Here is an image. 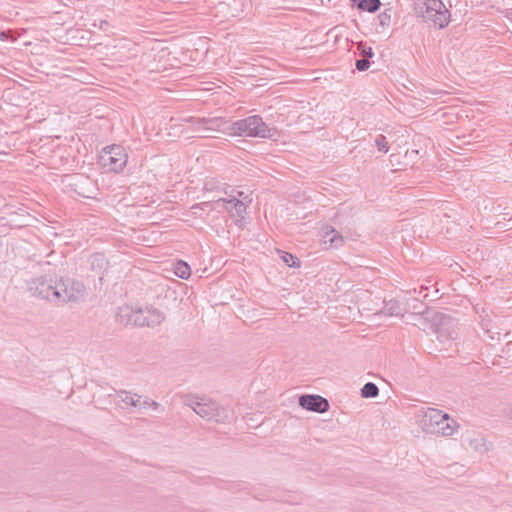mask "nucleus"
<instances>
[{
	"label": "nucleus",
	"mask_w": 512,
	"mask_h": 512,
	"mask_svg": "<svg viewBox=\"0 0 512 512\" xmlns=\"http://www.w3.org/2000/svg\"><path fill=\"white\" fill-rule=\"evenodd\" d=\"M94 258H95L96 260H98V259H100V258H101V256H100V255H95V256H94Z\"/></svg>",
	"instance_id": "nucleus-30"
},
{
	"label": "nucleus",
	"mask_w": 512,
	"mask_h": 512,
	"mask_svg": "<svg viewBox=\"0 0 512 512\" xmlns=\"http://www.w3.org/2000/svg\"><path fill=\"white\" fill-rule=\"evenodd\" d=\"M469 446L474 451L483 454L488 451L484 438L478 436L469 440Z\"/></svg>",
	"instance_id": "nucleus-19"
},
{
	"label": "nucleus",
	"mask_w": 512,
	"mask_h": 512,
	"mask_svg": "<svg viewBox=\"0 0 512 512\" xmlns=\"http://www.w3.org/2000/svg\"><path fill=\"white\" fill-rule=\"evenodd\" d=\"M392 9H385L378 15L379 23L381 26H388L391 23Z\"/></svg>",
	"instance_id": "nucleus-23"
},
{
	"label": "nucleus",
	"mask_w": 512,
	"mask_h": 512,
	"mask_svg": "<svg viewBox=\"0 0 512 512\" xmlns=\"http://www.w3.org/2000/svg\"><path fill=\"white\" fill-rule=\"evenodd\" d=\"M230 133L237 136L271 138L272 129L259 115H252L233 122L228 128Z\"/></svg>",
	"instance_id": "nucleus-4"
},
{
	"label": "nucleus",
	"mask_w": 512,
	"mask_h": 512,
	"mask_svg": "<svg viewBox=\"0 0 512 512\" xmlns=\"http://www.w3.org/2000/svg\"><path fill=\"white\" fill-rule=\"evenodd\" d=\"M282 260L284 263H286L289 267H299L300 266V260L288 252H283Z\"/></svg>",
	"instance_id": "nucleus-22"
},
{
	"label": "nucleus",
	"mask_w": 512,
	"mask_h": 512,
	"mask_svg": "<svg viewBox=\"0 0 512 512\" xmlns=\"http://www.w3.org/2000/svg\"><path fill=\"white\" fill-rule=\"evenodd\" d=\"M162 272L173 273L181 279H188L191 275V268L182 260H167L162 261Z\"/></svg>",
	"instance_id": "nucleus-14"
},
{
	"label": "nucleus",
	"mask_w": 512,
	"mask_h": 512,
	"mask_svg": "<svg viewBox=\"0 0 512 512\" xmlns=\"http://www.w3.org/2000/svg\"><path fill=\"white\" fill-rule=\"evenodd\" d=\"M161 33H162V35L165 33V31H164V27H163V26H162Z\"/></svg>",
	"instance_id": "nucleus-31"
},
{
	"label": "nucleus",
	"mask_w": 512,
	"mask_h": 512,
	"mask_svg": "<svg viewBox=\"0 0 512 512\" xmlns=\"http://www.w3.org/2000/svg\"><path fill=\"white\" fill-rule=\"evenodd\" d=\"M159 313L157 309L149 307L134 308L130 305L120 306L116 313V322L121 325H133L136 327H154L160 324Z\"/></svg>",
	"instance_id": "nucleus-3"
},
{
	"label": "nucleus",
	"mask_w": 512,
	"mask_h": 512,
	"mask_svg": "<svg viewBox=\"0 0 512 512\" xmlns=\"http://www.w3.org/2000/svg\"><path fill=\"white\" fill-rule=\"evenodd\" d=\"M355 66L358 71H366L370 67V61L366 58L358 59Z\"/></svg>",
	"instance_id": "nucleus-25"
},
{
	"label": "nucleus",
	"mask_w": 512,
	"mask_h": 512,
	"mask_svg": "<svg viewBox=\"0 0 512 512\" xmlns=\"http://www.w3.org/2000/svg\"><path fill=\"white\" fill-rule=\"evenodd\" d=\"M179 39L172 38V40L162 39V62L165 61L167 64L162 67V77L169 76L170 74H164L170 68H179L181 65L180 55L183 54V47L178 43Z\"/></svg>",
	"instance_id": "nucleus-8"
},
{
	"label": "nucleus",
	"mask_w": 512,
	"mask_h": 512,
	"mask_svg": "<svg viewBox=\"0 0 512 512\" xmlns=\"http://www.w3.org/2000/svg\"><path fill=\"white\" fill-rule=\"evenodd\" d=\"M450 420L448 414L442 413L438 409H428L422 419V426L426 432H437L439 427L444 425L445 421Z\"/></svg>",
	"instance_id": "nucleus-11"
},
{
	"label": "nucleus",
	"mask_w": 512,
	"mask_h": 512,
	"mask_svg": "<svg viewBox=\"0 0 512 512\" xmlns=\"http://www.w3.org/2000/svg\"><path fill=\"white\" fill-rule=\"evenodd\" d=\"M26 286L28 291L35 297L45 299L56 304V300L60 299L58 289V280H53L50 274L37 276L27 280Z\"/></svg>",
	"instance_id": "nucleus-5"
},
{
	"label": "nucleus",
	"mask_w": 512,
	"mask_h": 512,
	"mask_svg": "<svg viewBox=\"0 0 512 512\" xmlns=\"http://www.w3.org/2000/svg\"><path fill=\"white\" fill-rule=\"evenodd\" d=\"M323 244L326 248H340L344 245L345 239L335 228L325 227L321 232Z\"/></svg>",
	"instance_id": "nucleus-15"
},
{
	"label": "nucleus",
	"mask_w": 512,
	"mask_h": 512,
	"mask_svg": "<svg viewBox=\"0 0 512 512\" xmlns=\"http://www.w3.org/2000/svg\"><path fill=\"white\" fill-rule=\"evenodd\" d=\"M455 430V421L453 419H450L448 421H445L444 425L439 427V430H437L438 433H441L444 436H450L453 434Z\"/></svg>",
	"instance_id": "nucleus-21"
},
{
	"label": "nucleus",
	"mask_w": 512,
	"mask_h": 512,
	"mask_svg": "<svg viewBox=\"0 0 512 512\" xmlns=\"http://www.w3.org/2000/svg\"><path fill=\"white\" fill-rule=\"evenodd\" d=\"M252 203V198L245 194L243 191H237L236 195L230 194L228 197H221L214 201L202 202L200 204L193 205L191 207L196 214L199 209H204L205 207L213 209L223 208L225 211L229 213L234 223L237 226L242 225L243 220L245 219L247 207Z\"/></svg>",
	"instance_id": "nucleus-1"
},
{
	"label": "nucleus",
	"mask_w": 512,
	"mask_h": 512,
	"mask_svg": "<svg viewBox=\"0 0 512 512\" xmlns=\"http://www.w3.org/2000/svg\"><path fill=\"white\" fill-rule=\"evenodd\" d=\"M359 48L361 49L362 58H366L369 60V58H372L374 56V52L371 47H367L361 43L359 45Z\"/></svg>",
	"instance_id": "nucleus-26"
},
{
	"label": "nucleus",
	"mask_w": 512,
	"mask_h": 512,
	"mask_svg": "<svg viewBox=\"0 0 512 512\" xmlns=\"http://www.w3.org/2000/svg\"><path fill=\"white\" fill-rule=\"evenodd\" d=\"M165 130L169 141H174V138L180 137L183 132L182 125L178 122L174 123L173 118H170L169 127H166Z\"/></svg>",
	"instance_id": "nucleus-18"
},
{
	"label": "nucleus",
	"mask_w": 512,
	"mask_h": 512,
	"mask_svg": "<svg viewBox=\"0 0 512 512\" xmlns=\"http://www.w3.org/2000/svg\"><path fill=\"white\" fill-rule=\"evenodd\" d=\"M203 189L206 190V191H211L213 190L212 188V183H211V180L208 179L204 182V186H203Z\"/></svg>",
	"instance_id": "nucleus-27"
},
{
	"label": "nucleus",
	"mask_w": 512,
	"mask_h": 512,
	"mask_svg": "<svg viewBox=\"0 0 512 512\" xmlns=\"http://www.w3.org/2000/svg\"><path fill=\"white\" fill-rule=\"evenodd\" d=\"M299 405L309 411L324 413L329 409V402L320 395L307 394L299 398Z\"/></svg>",
	"instance_id": "nucleus-12"
},
{
	"label": "nucleus",
	"mask_w": 512,
	"mask_h": 512,
	"mask_svg": "<svg viewBox=\"0 0 512 512\" xmlns=\"http://www.w3.org/2000/svg\"><path fill=\"white\" fill-rule=\"evenodd\" d=\"M182 402L206 421L216 423L229 421L230 417L226 408L210 398L186 394L182 396Z\"/></svg>",
	"instance_id": "nucleus-2"
},
{
	"label": "nucleus",
	"mask_w": 512,
	"mask_h": 512,
	"mask_svg": "<svg viewBox=\"0 0 512 512\" xmlns=\"http://www.w3.org/2000/svg\"><path fill=\"white\" fill-rule=\"evenodd\" d=\"M379 389L376 384L367 382L361 389V396L363 398H374L378 395Z\"/></svg>",
	"instance_id": "nucleus-20"
},
{
	"label": "nucleus",
	"mask_w": 512,
	"mask_h": 512,
	"mask_svg": "<svg viewBox=\"0 0 512 512\" xmlns=\"http://www.w3.org/2000/svg\"><path fill=\"white\" fill-rule=\"evenodd\" d=\"M60 299L56 300L57 305H63L69 302L78 303L85 298L86 286L80 280L70 277H60L58 280V289Z\"/></svg>",
	"instance_id": "nucleus-6"
},
{
	"label": "nucleus",
	"mask_w": 512,
	"mask_h": 512,
	"mask_svg": "<svg viewBox=\"0 0 512 512\" xmlns=\"http://www.w3.org/2000/svg\"><path fill=\"white\" fill-rule=\"evenodd\" d=\"M185 121L192 123L195 132L199 133L200 137H213L212 132L225 131L227 122L221 117L213 118H194L189 117Z\"/></svg>",
	"instance_id": "nucleus-9"
},
{
	"label": "nucleus",
	"mask_w": 512,
	"mask_h": 512,
	"mask_svg": "<svg viewBox=\"0 0 512 512\" xmlns=\"http://www.w3.org/2000/svg\"><path fill=\"white\" fill-rule=\"evenodd\" d=\"M497 334V337H495L494 335H491V339H500V333H496Z\"/></svg>",
	"instance_id": "nucleus-28"
},
{
	"label": "nucleus",
	"mask_w": 512,
	"mask_h": 512,
	"mask_svg": "<svg viewBox=\"0 0 512 512\" xmlns=\"http://www.w3.org/2000/svg\"><path fill=\"white\" fill-rule=\"evenodd\" d=\"M437 0H415L412 4V11L417 17L425 20L428 12L435 10Z\"/></svg>",
	"instance_id": "nucleus-16"
},
{
	"label": "nucleus",
	"mask_w": 512,
	"mask_h": 512,
	"mask_svg": "<svg viewBox=\"0 0 512 512\" xmlns=\"http://www.w3.org/2000/svg\"><path fill=\"white\" fill-rule=\"evenodd\" d=\"M375 145L377 146L378 150L383 153H387L389 151L388 142L384 135H378L375 138Z\"/></svg>",
	"instance_id": "nucleus-24"
},
{
	"label": "nucleus",
	"mask_w": 512,
	"mask_h": 512,
	"mask_svg": "<svg viewBox=\"0 0 512 512\" xmlns=\"http://www.w3.org/2000/svg\"><path fill=\"white\" fill-rule=\"evenodd\" d=\"M79 195L83 196V197H88L87 195H85L84 193L82 192H78Z\"/></svg>",
	"instance_id": "nucleus-29"
},
{
	"label": "nucleus",
	"mask_w": 512,
	"mask_h": 512,
	"mask_svg": "<svg viewBox=\"0 0 512 512\" xmlns=\"http://www.w3.org/2000/svg\"><path fill=\"white\" fill-rule=\"evenodd\" d=\"M99 163L106 171L116 173L122 172L127 163V154L120 145H111L105 147L99 157Z\"/></svg>",
	"instance_id": "nucleus-7"
},
{
	"label": "nucleus",
	"mask_w": 512,
	"mask_h": 512,
	"mask_svg": "<svg viewBox=\"0 0 512 512\" xmlns=\"http://www.w3.org/2000/svg\"><path fill=\"white\" fill-rule=\"evenodd\" d=\"M358 9L370 13L376 12L380 6V0H353Z\"/></svg>",
	"instance_id": "nucleus-17"
},
{
	"label": "nucleus",
	"mask_w": 512,
	"mask_h": 512,
	"mask_svg": "<svg viewBox=\"0 0 512 512\" xmlns=\"http://www.w3.org/2000/svg\"><path fill=\"white\" fill-rule=\"evenodd\" d=\"M449 18V10L445 7L441 0H437V6H435V10L428 12L425 20L433 22L435 26L442 29L448 25Z\"/></svg>",
	"instance_id": "nucleus-13"
},
{
	"label": "nucleus",
	"mask_w": 512,
	"mask_h": 512,
	"mask_svg": "<svg viewBox=\"0 0 512 512\" xmlns=\"http://www.w3.org/2000/svg\"><path fill=\"white\" fill-rule=\"evenodd\" d=\"M115 403L120 406L121 408H125L128 406L133 407H139V408H147L150 406H153V409H157L158 404L157 402H152L151 404L144 400H141V396L137 394H131L130 392H127L125 390H120L116 392L115 395Z\"/></svg>",
	"instance_id": "nucleus-10"
}]
</instances>
